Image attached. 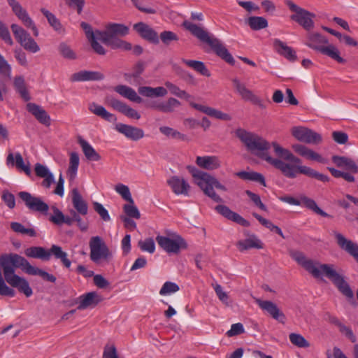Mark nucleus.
<instances>
[{
	"mask_svg": "<svg viewBox=\"0 0 358 358\" xmlns=\"http://www.w3.org/2000/svg\"><path fill=\"white\" fill-rule=\"evenodd\" d=\"M273 45L277 52L286 59L291 62L296 60V52L291 47L287 46L285 43L278 39L274 41Z\"/></svg>",
	"mask_w": 358,
	"mask_h": 358,
	"instance_id": "nucleus-33",
	"label": "nucleus"
},
{
	"mask_svg": "<svg viewBox=\"0 0 358 358\" xmlns=\"http://www.w3.org/2000/svg\"><path fill=\"white\" fill-rule=\"evenodd\" d=\"M182 62L185 64L187 66L192 69L195 71L199 73L200 74L210 77V73L206 67L203 62L196 60H191V59H182Z\"/></svg>",
	"mask_w": 358,
	"mask_h": 358,
	"instance_id": "nucleus-42",
	"label": "nucleus"
},
{
	"mask_svg": "<svg viewBox=\"0 0 358 358\" xmlns=\"http://www.w3.org/2000/svg\"><path fill=\"white\" fill-rule=\"evenodd\" d=\"M90 259L98 265L108 263L113 255L105 241L100 236H92L89 242Z\"/></svg>",
	"mask_w": 358,
	"mask_h": 358,
	"instance_id": "nucleus-8",
	"label": "nucleus"
},
{
	"mask_svg": "<svg viewBox=\"0 0 358 358\" xmlns=\"http://www.w3.org/2000/svg\"><path fill=\"white\" fill-rule=\"evenodd\" d=\"M24 254L28 257L38 258L42 260L50 259V250H46L42 247H31L25 250Z\"/></svg>",
	"mask_w": 358,
	"mask_h": 358,
	"instance_id": "nucleus-39",
	"label": "nucleus"
},
{
	"mask_svg": "<svg viewBox=\"0 0 358 358\" xmlns=\"http://www.w3.org/2000/svg\"><path fill=\"white\" fill-rule=\"evenodd\" d=\"M156 241L168 253L178 254L180 250L187 248L185 239L176 233H169L167 236L159 235L156 237Z\"/></svg>",
	"mask_w": 358,
	"mask_h": 358,
	"instance_id": "nucleus-9",
	"label": "nucleus"
},
{
	"mask_svg": "<svg viewBox=\"0 0 358 358\" xmlns=\"http://www.w3.org/2000/svg\"><path fill=\"white\" fill-rule=\"evenodd\" d=\"M78 143L82 148L85 157L88 160L96 162L101 159L99 154L96 152V150L87 141L80 137L78 138Z\"/></svg>",
	"mask_w": 358,
	"mask_h": 358,
	"instance_id": "nucleus-40",
	"label": "nucleus"
},
{
	"mask_svg": "<svg viewBox=\"0 0 358 358\" xmlns=\"http://www.w3.org/2000/svg\"><path fill=\"white\" fill-rule=\"evenodd\" d=\"M123 210L127 215L129 217L139 219L141 217L140 212L137 207L134 205V202H129V203L124 204L123 206Z\"/></svg>",
	"mask_w": 358,
	"mask_h": 358,
	"instance_id": "nucleus-53",
	"label": "nucleus"
},
{
	"mask_svg": "<svg viewBox=\"0 0 358 358\" xmlns=\"http://www.w3.org/2000/svg\"><path fill=\"white\" fill-rule=\"evenodd\" d=\"M215 210L226 219L233 221L241 226L248 227L250 225L249 222L242 216L237 213L232 211L225 205H217L215 206Z\"/></svg>",
	"mask_w": 358,
	"mask_h": 358,
	"instance_id": "nucleus-22",
	"label": "nucleus"
},
{
	"mask_svg": "<svg viewBox=\"0 0 358 358\" xmlns=\"http://www.w3.org/2000/svg\"><path fill=\"white\" fill-rule=\"evenodd\" d=\"M20 198L25 206L31 210L45 213L49 210V206L40 197L34 196L27 192H20Z\"/></svg>",
	"mask_w": 358,
	"mask_h": 358,
	"instance_id": "nucleus-13",
	"label": "nucleus"
},
{
	"mask_svg": "<svg viewBox=\"0 0 358 358\" xmlns=\"http://www.w3.org/2000/svg\"><path fill=\"white\" fill-rule=\"evenodd\" d=\"M300 202H301V206H303L306 207L307 208L313 210L315 213H317L322 217H328L329 216V215L327 213L323 211L321 208H320L317 206V203H315V201L313 199L308 198L306 196H304V195L301 196H300Z\"/></svg>",
	"mask_w": 358,
	"mask_h": 358,
	"instance_id": "nucleus-45",
	"label": "nucleus"
},
{
	"mask_svg": "<svg viewBox=\"0 0 358 358\" xmlns=\"http://www.w3.org/2000/svg\"><path fill=\"white\" fill-rule=\"evenodd\" d=\"M287 5L289 8L294 13V14L291 15V19L296 22H313V21L331 20V17L327 13H320L315 14L309 12L298 6L291 1H288Z\"/></svg>",
	"mask_w": 358,
	"mask_h": 358,
	"instance_id": "nucleus-10",
	"label": "nucleus"
},
{
	"mask_svg": "<svg viewBox=\"0 0 358 358\" xmlns=\"http://www.w3.org/2000/svg\"><path fill=\"white\" fill-rule=\"evenodd\" d=\"M72 203L77 212L83 215L87 213L88 206L77 188L71 190Z\"/></svg>",
	"mask_w": 358,
	"mask_h": 358,
	"instance_id": "nucleus-32",
	"label": "nucleus"
},
{
	"mask_svg": "<svg viewBox=\"0 0 358 358\" xmlns=\"http://www.w3.org/2000/svg\"><path fill=\"white\" fill-rule=\"evenodd\" d=\"M7 1L12 7L13 12L18 17L20 20L23 22H32L27 11L22 8L21 5L16 0H7Z\"/></svg>",
	"mask_w": 358,
	"mask_h": 358,
	"instance_id": "nucleus-44",
	"label": "nucleus"
},
{
	"mask_svg": "<svg viewBox=\"0 0 358 358\" xmlns=\"http://www.w3.org/2000/svg\"><path fill=\"white\" fill-rule=\"evenodd\" d=\"M82 28L92 48L99 55H104L106 52L101 43L112 48L131 49L129 43L117 38L129 33V27L123 24H110L104 31L95 29L90 24H82Z\"/></svg>",
	"mask_w": 358,
	"mask_h": 358,
	"instance_id": "nucleus-3",
	"label": "nucleus"
},
{
	"mask_svg": "<svg viewBox=\"0 0 358 358\" xmlns=\"http://www.w3.org/2000/svg\"><path fill=\"white\" fill-rule=\"evenodd\" d=\"M115 91L131 101L138 103L142 102V99L138 95L136 92L130 87L122 85H117L115 87Z\"/></svg>",
	"mask_w": 358,
	"mask_h": 358,
	"instance_id": "nucleus-37",
	"label": "nucleus"
},
{
	"mask_svg": "<svg viewBox=\"0 0 358 358\" xmlns=\"http://www.w3.org/2000/svg\"><path fill=\"white\" fill-rule=\"evenodd\" d=\"M134 29L144 39L155 43L158 41L157 33L147 24H134Z\"/></svg>",
	"mask_w": 358,
	"mask_h": 358,
	"instance_id": "nucleus-29",
	"label": "nucleus"
},
{
	"mask_svg": "<svg viewBox=\"0 0 358 358\" xmlns=\"http://www.w3.org/2000/svg\"><path fill=\"white\" fill-rule=\"evenodd\" d=\"M236 136L249 152L266 161L288 178H296L299 174H303L324 182L329 180L327 176L302 165L300 158L277 142L270 143L262 136L243 129H237Z\"/></svg>",
	"mask_w": 358,
	"mask_h": 358,
	"instance_id": "nucleus-1",
	"label": "nucleus"
},
{
	"mask_svg": "<svg viewBox=\"0 0 358 358\" xmlns=\"http://www.w3.org/2000/svg\"><path fill=\"white\" fill-rule=\"evenodd\" d=\"M13 85L15 92L18 93L24 101H29L30 99L27 84L22 76H15L13 80Z\"/></svg>",
	"mask_w": 358,
	"mask_h": 358,
	"instance_id": "nucleus-35",
	"label": "nucleus"
},
{
	"mask_svg": "<svg viewBox=\"0 0 358 358\" xmlns=\"http://www.w3.org/2000/svg\"><path fill=\"white\" fill-rule=\"evenodd\" d=\"M166 182L175 194L183 196L189 195L191 187L183 177L173 176L167 180Z\"/></svg>",
	"mask_w": 358,
	"mask_h": 358,
	"instance_id": "nucleus-17",
	"label": "nucleus"
},
{
	"mask_svg": "<svg viewBox=\"0 0 358 358\" xmlns=\"http://www.w3.org/2000/svg\"><path fill=\"white\" fill-rule=\"evenodd\" d=\"M138 246L142 251L148 252L150 254L154 253L155 250V244L154 240L151 238H146L144 241L138 242Z\"/></svg>",
	"mask_w": 358,
	"mask_h": 358,
	"instance_id": "nucleus-54",
	"label": "nucleus"
},
{
	"mask_svg": "<svg viewBox=\"0 0 358 358\" xmlns=\"http://www.w3.org/2000/svg\"><path fill=\"white\" fill-rule=\"evenodd\" d=\"M245 194L250 199V200L255 203V206L259 207L262 210H264V211L266 210V206L262 202L260 196L258 194H255L250 190H246Z\"/></svg>",
	"mask_w": 358,
	"mask_h": 358,
	"instance_id": "nucleus-58",
	"label": "nucleus"
},
{
	"mask_svg": "<svg viewBox=\"0 0 358 358\" xmlns=\"http://www.w3.org/2000/svg\"><path fill=\"white\" fill-rule=\"evenodd\" d=\"M196 164L201 169L213 171L221 167V161L215 155L198 156L195 161Z\"/></svg>",
	"mask_w": 358,
	"mask_h": 358,
	"instance_id": "nucleus-21",
	"label": "nucleus"
},
{
	"mask_svg": "<svg viewBox=\"0 0 358 358\" xmlns=\"http://www.w3.org/2000/svg\"><path fill=\"white\" fill-rule=\"evenodd\" d=\"M187 169L192 174L194 184L201 189L205 195L215 202L222 201V198L215 192L214 188L227 192L226 186L208 173L199 171L193 166H188Z\"/></svg>",
	"mask_w": 358,
	"mask_h": 358,
	"instance_id": "nucleus-5",
	"label": "nucleus"
},
{
	"mask_svg": "<svg viewBox=\"0 0 358 358\" xmlns=\"http://www.w3.org/2000/svg\"><path fill=\"white\" fill-rule=\"evenodd\" d=\"M289 339L292 345L300 348H307L310 347V343L300 334L291 333L289 335Z\"/></svg>",
	"mask_w": 358,
	"mask_h": 358,
	"instance_id": "nucleus-48",
	"label": "nucleus"
},
{
	"mask_svg": "<svg viewBox=\"0 0 358 358\" xmlns=\"http://www.w3.org/2000/svg\"><path fill=\"white\" fill-rule=\"evenodd\" d=\"M233 85L237 93L241 98L247 101H250L252 103L258 106L260 108H264L262 100L257 96L252 90L247 88L245 85L241 83L238 79L234 78L232 80Z\"/></svg>",
	"mask_w": 358,
	"mask_h": 358,
	"instance_id": "nucleus-15",
	"label": "nucleus"
},
{
	"mask_svg": "<svg viewBox=\"0 0 358 358\" xmlns=\"http://www.w3.org/2000/svg\"><path fill=\"white\" fill-rule=\"evenodd\" d=\"M50 256L52 255L56 259H60L63 265L66 268H70L71 261L68 259V255L63 251L60 246L52 245L50 249Z\"/></svg>",
	"mask_w": 358,
	"mask_h": 358,
	"instance_id": "nucleus-43",
	"label": "nucleus"
},
{
	"mask_svg": "<svg viewBox=\"0 0 358 358\" xmlns=\"http://www.w3.org/2000/svg\"><path fill=\"white\" fill-rule=\"evenodd\" d=\"M93 206L94 210L100 215L104 221H109L110 220L108 210L98 202H94Z\"/></svg>",
	"mask_w": 358,
	"mask_h": 358,
	"instance_id": "nucleus-57",
	"label": "nucleus"
},
{
	"mask_svg": "<svg viewBox=\"0 0 358 358\" xmlns=\"http://www.w3.org/2000/svg\"><path fill=\"white\" fill-rule=\"evenodd\" d=\"M333 162L339 168H343L353 173H358V166L350 158L334 155L332 157Z\"/></svg>",
	"mask_w": 358,
	"mask_h": 358,
	"instance_id": "nucleus-31",
	"label": "nucleus"
},
{
	"mask_svg": "<svg viewBox=\"0 0 358 358\" xmlns=\"http://www.w3.org/2000/svg\"><path fill=\"white\" fill-rule=\"evenodd\" d=\"M103 358H119L115 346L112 345H106L103 350Z\"/></svg>",
	"mask_w": 358,
	"mask_h": 358,
	"instance_id": "nucleus-59",
	"label": "nucleus"
},
{
	"mask_svg": "<svg viewBox=\"0 0 358 358\" xmlns=\"http://www.w3.org/2000/svg\"><path fill=\"white\" fill-rule=\"evenodd\" d=\"M59 52L66 59H73L76 57L75 52L65 44H61L59 45Z\"/></svg>",
	"mask_w": 358,
	"mask_h": 358,
	"instance_id": "nucleus-60",
	"label": "nucleus"
},
{
	"mask_svg": "<svg viewBox=\"0 0 358 358\" xmlns=\"http://www.w3.org/2000/svg\"><path fill=\"white\" fill-rule=\"evenodd\" d=\"M11 229L17 233L22 234H28L30 236H34L36 232L33 229H26L22 224L19 222H12L10 224Z\"/></svg>",
	"mask_w": 358,
	"mask_h": 358,
	"instance_id": "nucleus-55",
	"label": "nucleus"
},
{
	"mask_svg": "<svg viewBox=\"0 0 358 358\" xmlns=\"http://www.w3.org/2000/svg\"><path fill=\"white\" fill-rule=\"evenodd\" d=\"M13 34L17 41L27 50L36 53L39 51L40 48L36 41L17 24H13L11 27Z\"/></svg>",
	"mask_w": 358,
	"mask_h": 358,
	"instance_id": "nucleus-12",
	"label": "nucleus"
},
{
	"mask_svg": "<svg viewBox=\"0 0 358 358\" xmlns=\"http://www.w3.org/2000/svg\"><path fill=\"white\" fill-rule=\"evenodd\" d=\"M11 70V66L8 63L3 55L0 54V73L10 78Z\"/></svg>",
	"mask_w": 358,
	"mask_h": 358,
	"instance_id": "nucleus-56",
	"label": "nucleus"
},
{
	"mask_svg": "<svg viewBox=\"0 0 358 358\" xmlns=\"http://www.w3.org/2000/svg\"><path fill=\"white\" fill-rule=\"evenodd\" d=\"M291 148L296 155L306 160L314 161L322 164L326 162V159L320 153L305 145L294 143L292 145Z\"/></svg>",
	"mask_w": 358,
	"mask_h": 358,
	"instance_id": "nucleus-16",
	"label": "nucleus"
},
{
	"mask_svg": "<svg viewBox=\"0 0 358 358\" xmlns=\"http://www.w3.org/2000/svg\"><path fill=\"white\" fill-rule=\"evenodd\" d=\"M187 30L200 41L207 43L215 54L229 64H234V59L226 47L214 36L198 24H183Z\"/></svg>",
	"mask_w": 358,
	"mask_h": 358,
	"instance_id": "nucleus-6",
	"label": "nucleus"
},
{
	"mask_svg": "<svg viewBox=\"0 0 358 358\" xmlns=\"http://www.w3.org/2000/svg\"><path fill=\"white\" fill-rule=\"evenodd\" d=\"M101 298L96 292H89L81 295L78 298V310H85L88 308L95 307L100 301Z\"/></svg>",
	"mask_w": 358,
	"mask_h": 358,
	"instance_id": "nucleus-24",
	"label": "nucleus"
},
{
	"mask_svg": "<svg viewBox=\"0 0 358 358\" xmlns=\"http://www.w3.org/2000/svg\"><path fill=\"white\" fill-rule=\"evenodd\" d=\"M236 246L239 251L243 252L252 248L262 249L264 244L255 235H251L248 238L237 242Z\"/></svg>",
	"mask_w": 358,
	"mask_h": 358,
	"instance_id": "nucleus-27",
	"label": "nucleus"
},
{
	"mask_svg": "<svg viewBox=\"0 0 358 358\" xmlns=\"http://www.w3.org/2000/svg\"><path fill=\"white\" fill-rule=\"evenodd\" d=\"M115 190L122 196V197L129 203H134L129 188L123 184H117L115 187Z\"/></svg>",
	"mask_w": 358,
	"mask_h": 358,
	"instance_id": "nucleus-52",
	"label": "nucleus"
},
{
	"mask_svg": "<svg viewBox=\"0 0 358 358\" xmlns=\"http://www.w3.org/2000/svg\"><path fill=\"white\" fill-rule=\"evenodd\" d=\"M212 286L220 301L225 305L229 304V296L219 284H212Z\"/></svg>",
	"mask_w": 358,
	"mask_h": 358,
	"instance_id": "nucleus-50",
	"label": "nucleus"
},
{
	"mask_svg": "<svg viewBox=\"0 0 358 358\" xmlns=\"http://www.w3.org/2000/svg\"><path fill=\"white\" fill-rule=\"evenodd\" d=\"M80 164L79 155L77 152H71L69 154V163L66 171L67 176L70 181H73L77 176Z\"/></svg>",
	"mask_w": 358,
	"mask_h": 358,
	"instance_id": "nucleus-38",
	"label": "nucleus"
},
{
	"mask_svg": "<svg viewBox=\"0 0 358 358\" xmlns=\"http://www.w3.org/2000/svg\"><path fill=\"white\" fill-rule=\"evenodd\" d=\"M290 131L294 138L302 143L317 145L322 141V137L320 134L305 127H293Z\"/></svg>",
	"mask_w": 358,
	"mask_h": 358,
	"instance_id": "nucleus-11",
	"label": "nucleus"
},
{
	"mask_svg": "<svg viewBox=\"0 0 358 358\" xmlns=\"http://www.w3.org/2000/svg\"><path fill=\"white\" fill-rule=\"evenodd\" d=\"M104 76L99 71H80L71 75L70 80L73 82L101 80Z\"/></svg>",
	"mask_w": 358,
	"mask_h": 358,
	"instance_id": "nucleus-26",
	"label": "nucleus"
},
{
	"mask_svg": "<svg viewBox=\"0 0 358 358\" xmlns=\"http://www.w3.org/2000/svg\"><path fill=\"white\" fill-rule=\"evenodd\" d=\"M34 169L37 176L44 178L42 182V185L46 188H49L54 182L53 175L49 171L46 166L41 164H36Z\"/></svg>",
	"mask_w": 358,
	"mask_h": 358,
	"instance_id": "nucleus-36",
	"label": "nucleus"
},
{
	"mask_svg": "<svg viewBox=\"0 0 358 358\" xmlns=\"http://www.w3.org/2000/svg\"><path fill=\"white\" fill-rule=\"evenodd\" d=\"M27 109L41 124L45 126H49L50 124V116L48 115L47 112L40 106L34 103H29L27 105Z\"/></svg>",
	"mask_w": 358,
	"mask_h": 358,
	"instance_id": "nucleus-25",
	"label": "nucleus"
},
{
	"mask_svg": "<svg viewBox=\"0 0 358 358\" xmlns=\"http://www.w3.org/2000/svg\"><path fill=\"white\" fill-rule=\"evenodd\" d=\"M6 164L11 166H15L18 170L24 171L27 176H30L31 173L29 163H24L20 152L15 155L12 152L9 153L6 158Z\"/></svg>",
	"mask_w": 358,
	"mask_h": 358,
	"instance_id": "nucleus-23",
	"label": "nucleus"
},
{
	"mask_svg": "<svg viewBox=\"0 0 358 358\" xmlns=\"http://www.w3.org/2000/svg\"><path fill=\"white\" fill-rule=\"evenodd\" d=\"M290 256L315 278L322 279L324 276H326L343 294L348 298L353 297V292L348 282L344 277L336 271L334 265L322 264L318 261L309 259L299 251L291 252Z\"/></svg>",
	"mask_w": 358,
	"mask_h": 358,
	"instance_id": "nucleus-4",
	"label": "nucleus"
},
{
	"mask_svg": "<svg viewBox=\"0 0 358 358\" xmlns=\"http://www.w3.org/2000/svg\"><path fill=\"white\" fill-rule=\"evenodd\" d=\"M54 215L50 218V220L56 224H62L64 223V215L58 208H53Z\"/></svg>",
	"mask_w": 358,
	"mask_h": 358,
	"instance_id": "nucleus-64",
	"label": "nucleus"
},
{
	"mask_svg": "<svg viewBox=\"0 0 358 358\" xmlns=\"http://www.w3.org/2000/svg\"><path fill=\"white\" fill-rule=\"evenodd\" d=\"M180 106V103L175 98L170 97L166 101H153L149 103L148 107L164 113H173L176 108Z\"/></svg>",
	"mask_w": 358,
	"mask_h": 358,
	"instance_id": "nucleus-18",
	"label": "nucleus"
},
{
	"mask_svg": "<svg viewBox=\"0 0 358 358\" xmlns=\"http://www.w3.org/2000/svg\"><path fill=\"white\" fill-rule=\"evenodd\" d=\"M236 176L244 180H250L259 182L263 186L266 187V182L264 176L255 171H239L236 173Z\"/></svg>",
	"mask_w": 358,
	"mask_h": 358,
	"instance_id": "nucleus-41",
	"label": "nucleus"
},
{
	"mask_svg": "<svg viewBox=\"0 0 358 358\" xmlns=\"http://www.w3.org/2000/svg\"><path fill=\"white\" fill-rule=\"evenodd\" d=\"M332 235L339 248L352 256L358 262V244L347 238L337 231H333Z\"/></svg>",
	"mask_w": 358,
	"mask_h": 358,
	"instance_id": "nucleus-14",
	"label": "nucleus"
},
{
	"mask_svg": "<svg viewBox=\"0 0 358 358\" xmlns=\"http://www.w3.org/2000/svg\"><path fill=\"white\" fill-rule=\"evenodd\" d=\"M327 43L328 40L325 37L317 33H315L308 35V41L306 43V44L308 47L317 51L321 52L322 48L325 47Z\"/></svg>",
	"mask_w": 358,
	"mask_h": 358,
	"instance_id": "nucleus-34",
	"label": "nucleus"
},
{
	"mask_svg": "<svg viewBox=\"0 0 358 358\" xmlns=\"http://www.w3.org/2000/svg\"><path fill=\"white\" fill-rule=\"evenodd\" d=\"M115 129L127 138L134 141H138L145 136L142 129L122 123L117 124L115 125Z\"/></svg>",
	"mask_w": 358,
	"mask_h": 358,
	"instance_id": "nucleus-20",
	"label": "nucleus"
},
{
	"mask_svg": "<svg viewBox=\"0 0 358 358\" xmlns=\"http://www.w3.org/2000/svg\"><path fill=\"white\" fill-rule=\"evenodd\" d=\"M121 113L129 118L139 120L141 117V115L137 110L127 104H125Z\"/></svg>",
	"mask_w": 358,
	"mask_h": 358,
	"instance_id": "nucleus-61",
	"label": "nucleus"
},
{
	"mask_svg": "<svg viewBox=\"0 0 358 358\" xmlns=\"http://www.w3.org/2000/svg\"><path fill=\"white\" fill-rule=\"evenodd\" d=\"M320 52L329 56L338 63L343 64L345 62V59L340 56L338 49L335 45L329 44V43L322 48Z\"/></svg>",
	"mask_w": 358,
	"mask_h": 358,
	"instance_id": "nucleus-46",
	"label": "nucleus"
},
{
	"mask_svg": "<svg viewBox=\"0 0 358 358\" xmlns=\"http://www.w3.org/2000/svg\"><path fill=\"white\" fill-rule=\"evenodd\" d=\"M88 109L92 113L104 119L105 120L109 122H115L117 120L115 115L109 113L103 106L99 105L95 102L90 103L88 104Z\"/></svg>",
	"mask_w": 358,
	"mask_h": 358,
	"instance_id": "nucleus-30",
	"label": "nucleus"
},
{
	"mask_svg": "<svg viewBox=\"0 0 358 358\" xmlns=\"http://www.w3.org/2000/svg\"><path fill=\"white\" fill-rule=\"evenodd\" d=\"M104 103L120 113L126 104L110 95H108L105 97Z\"/></svg>",
	"mask_w": 358,
	"mask_h": 358,
	"instance_id": "nucleus-49",
	"label": "nucleus"
},
{
	"mask_svg": "<svg viewBox=\"0 0 358 358\" xmlns=\"http://www.w3.org/2000/svg\"><path fill=\"white\" fill-rule=\"evenodd\" d=\"M338 327L340 331L345 335V336H347L352 343L356 342V337L350 327L342 323H338Z\"/></svg>",
	"mask_w": 358,
	"mask_h": 358,
	"instance_id": "nucleus-63",
	"label": "nucleus"
},
{
	"mask_svg": "<svg viewBox=\"0 0 358 358\" xmlns=\"http://www.w3.org/2000/svg\"><path fill=\"white\" fill-rule=\"evenodd\" d=\"M138 92L143 96L148 98L164 97L168 94L166 88L161 86L156 87L142 86L138 87Z\"/></svg>",
	"mask_w": 358,
	"mask_h": 358,
	"instance_id": "nucleus-28",
	"label": "nucleus"
},
{
	"mask_svg": "<svg viewBox=\"0 0 358 358\" xmlns=\"http://www.w3.org/2000/svg\"><path fill=\"white\" fill-rule=\"evenodd\" d=\"M244 332V328L241 323H236L231 325V329L227 331V335L229 337L239 335Z\"/></svg>",
	"mask_w": 358,
	"mask_h": 358,
	"instance_id": "nucleus-62",
	"label": "nucleus"
},
{
	"mask_svg": "<svg viewBox=\"0 0 358 358\" xmlns=\"http://www.w3.org/2000/svg\"><path fill=\"white\" fill-rule=\"evenodd\" d=\"M160 132L164 134V136L171 138L173 139L181 141H187V137L186 135L180 133V131L169 127L163 126L159 127Z\"/></svg>",
	"mask_w": 358,
	"mask_h": 358,
	"instance_id": "nucleus-47",
	"label": "nucleus"
},
{
	"mask_svg": "<svg viewBox=\"0 0 358 358\" xmlns=\"http://www.w3.org/2000/svg\"><path fill=\"white\" fill-rule=\"evenodd\" d=\"M21 268L27 274L38 275L40 268L31 266L23 257L16 253H4L0 255V294L14 296L15 291L9 287L17 288L27 297L32 295L33 292L27 280L15 274V268Z\"/></svg>",
	"mask_w": 358,
	"mask_h": 358,
	"instance_id": "nucleus-2",
	"label": "nucleus"
},
{
	"mask_svg": "<svg viewBox=\"0 0 358 358\" xmlns=\"http://www.w3.org/2000/svg\"><path fill=\"white\" fill-rule=\"evenodd\" d=\"M255 301L260 308L267 312L273 319L284 322L285 316L275 303L271 301H263L259 299H255Z\"/></svg>",
	"mask_w": 358,
	"mask_h": 358,
	"instance_id": "nucleus-19",
	"label": "nucleus"
},
{
	"mask_svg": "<svg viewBox=\"0 0 358 358\" xmlns=\"http://www.w3.org/2000/svg\"><path fill=\"white\" fill-rule=\"evenodd\" d=\"M165 88L169 90L171 94L175 95L179 98L185 99L189 101V105L193 108L203 113L210 117H215L218 120L229 121L231 120L230 115L224 113L221 110H217L214 108L208 106L206 105L199 104L190 101L192 98L191 95L186 91L180 90L177 85L173 83L166 81L164 83Z\"/></svg>",
	"mask_w": 358,
	"mask_h": 358,
	"instance_id": "nucleus-7",
	"label": "nucleus"
},
{
	"mask_svg": "<svg viewBox=\"0 0 358 358\" xmlns=\"http://www.w3.org/2000/svg\"><path fill=\"white\" fill-rule=\"evenodd\" d=\"M179 290V286L172 282L167 281L162 287L159 290V294L162 296L170 295L176 293Z\"/></svg>",
	"mask_w": 358,
	"mask_h": 358,
	"instance_id": "nucleus-51",
	"label": "nucleus"
}]
</instances>
